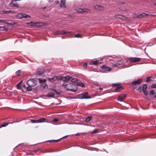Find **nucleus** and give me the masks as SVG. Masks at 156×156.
<instances>
[{
	"label": "nucleus",
	"mask_w": 156,
	"mask_h": 156,
	"mask_svg": "<svg viewBox=\"0 0 156 156\" xmlns=\"http://www.w3.org/2000/svg\"><path fill=\"white\" fill-rule=\"evenodd\" d=\"M27 84L28 86L26 87L25 85H23V87L26 88L25 90L29 91H31L32 89V87L35 86L37 84L36 81L34 79H31L27 81Z\"/></svg>",
	"instance_id": "obj_1"
},
{
	"label": "nucleus",
	"mask_w": 156,
	"mask_h": 156,
	"mask_svg": "<svg viewBox=\"0 0 156 156\" xmlns=\"http://www.w3.org/2000/svg\"><path fill=\"white\" fill-rule=\"evenodd\" d=\"M60 92H58L55 90L51 89L46 95V96L48 97H53L55 94H59Z\"/></svg>",
	"instance_id": "obj_2"
},
{
	"label": "nucleus",
	"mask_w": 156,
	"mask_h": 156,
	"mask_svg": "<svg viewBox=\"0 0 156 156\" xmlns=\"http://www.w3.org/2000/svg\"><path fill=\"white\" fill-rule=\"evenodd\" d=\"M72 86V84L71 83H69L67 84L66 83H64L62 84V86L66 88L67 90H70L71 91H75L77 89L73 88H70L69 87H68L69 86Z\"/></svg>",
	"instance_id": "obj_3"
},
{
	"label": "nucleus",
	"mask_w": 156,
	"mask_h": 156,
	"mask_svg": "<svg viewBox=\"0 0 156 156\" xmlns=\"http://www.w3.org/2000/svg\"><path fill=\"white\" fill-rule=\"evenodd\" d=\"M71 32L70 31H66L64 30H62L61 31L58 30L56 31L55 33V35H58V34H67L69 33H70Z\"/></svg>",
	"instance_id": "obj_4"
},
{
	"label": "nucleus",
	"mask_w": 156,
	"mask_h": 156,
	"mask_svg": "<svg viewBox=\"0 0 156 156\" xmlns=\"http://www.w3.org/2000/svg\"><path fill=\"white\" fill-rule=\"evenodd\" d=\"M126 94H122L118 96L117 100L119 101H122L126 98Z\"/></svg>",
	"instance_id": "obj_5"
},
{
	"label": "nucleus",
	"mask_w": 156,
	"mask_h": 156,
	"mask_svg": "<svg viewBox=\"0 0 156 156\" xmlns=\"http://www.w3.org/2000/svg\"><path fill=\"white\" fill-rule=\"evenodd\" d=\"M76 11L78 12H89L90 10L87 9L78 8L76 9Z\"/></svg>",
	"instance_id": "obj_6"
},
{
	"label": "nucleus",
	"mask_w": 156,
	"mask_h": 156,
	"mask_svg": "<svg viewBox=\"0 0 156 156\" xmlns=\"http://www.w3.org/2000/svg\"><path fill=\"white\" fill-rule=\"evenodd\" d=\"M28 24L32 26H35L38 27L41 26V23H34L33 22H31L28 23Z\"/></svg>",
	"instance_id": "obj_7"
},
{
	"label": "nucleus",
	"mask_w": 156,
	"mask_h": 156,
	"mask_svg": "<svg viewBox=\"0 0 156 156\" xmlns=\"http://www.w3.org/2000/svg\"><path fill=\"white\" fill-rule=\"evenodd\" d=\"M0 22L3 23L5 24H9V25H13L14 23L11 21H8L4 20H0Z\"/></svg>",
	"instance_id": "obj_8"
},
{
	"label": "nucleus",
	"mask_w": 156,
	"mask_h": 156,
	"mask_svg": "<svg viewBox=\"0 0 156 156\" xmlns=\"http://www.w3.org/2000/svg\"><path fill=\"white\" fill-rule=\"evenodd\" d=\"M45 119L43 118H41L37 120H32L31 121L32 123H40L42 122H44Z\"/></svg>",
	"instance_id": "obj_9"
},
{
	"label": "nucleus",
	"mask_w": 156,
	"mask_h": 156,
	"mask_svg": "<svg viewBox=\"0 0 156 156\" xmlns=\"http://www.w3.org/2000/svg\"><path fill=\"white\" fill-rule=\"evenodd\" d=\"M14 0L11 2L10 4V6L11 7H19V5L17 4Z\"/></svg>",
	"instance_id": "obj_10"
},
{
	"label": "nucleus",
	"mask_w": 156,
	"mask_h": 156,
	"mask_svg": "<svg viewBox=\"0 0 156 156\" xmlns=\"http://www.w3.org/2000/svg\"><path fill=\"white\" fill-rule=\"evenodd\" d=\"M113 67H115L117 66H119L120 67H123V62H118L115 63H113L112 64Z\"/></svg>",
	"instance_id": "obj_11"
},
{
	"label": "nucleus",
	"mask_w": 156,
	"mask_h": 156,
	"mask_svg": "<svg viewBox=\"0 0 156 156\" xmlns=\"http://www.w3.org/2000/svg\"><path fill=\"white\" fill-rule=\"evenodd\" d=\"M129 59L132 62H138L140 60V58H130Z\"/></svg>",
	"instance_id": "obj_12"
},
{
	"label": "nucleus",
	"mask_w": 156,
	"mask_h": 156,
	"mask_svg": "<svg viewBox=\"0 0 156 156\" xmlns=\"http://www.w3.org/2000/svg\"><path fill=\"white\" fill-rule=\"evenodd\" d=\"M88 93L86 92L82 93V95L83 96V97L81 98V99H89L90 98V96H87L88 95Z\"/></svg>",
	"instance_id": "obj_13"
},
{
	"label": "nucleus",
	"mask_w": 156,
	"mask_h": 156,
	"mask_svg": "<svg viewBox=\"0 0 156 156\" xmlns=\"http://www.w3.org/2000/svg\"><path fill=\"white\" fill-rule=\"evenodd\" d=\"M147 87L146 84L144 85L143 87L142 90L145 95H147V91L146 90Z\"/></svg>",
	"instance_id": "obj_14"
},
{
	"label": "nucleus",
	"mask_w": 156,
	"mask_h": 156,
	"mask_svg": "<svg viewBox=\"0 0 156 156\" xmlns=\"http://www.w3.org/2000/svg\"><path fill=\"white\" fill-rule=\"evenodd\" d=\"M66 1L65 0H61L60 2V7L61 8H65L66 7L65 5Z\"/></svg>",
	"instance_id": "obj_15"
},
{
	"label": "nucleus",
	"mask_w": 156,
	"mask_h": 156,
	"mask_svg": "<svg viewBox=\"0 0 156 156\" xmlns=\"http://www.w3.org/2000/svg\"><path fill=\"white\" fill-rule=\"evenodd\" d=\"M94 8L95 9L99 10H101L104 9L103 7L98 5L95 6Z\"/></svg>",
	"instance_id": "obj_16"
},
{
	"label": "nucleus",
	"mask_w": 156,
	"mask_h": 156,
	"mask_svg": "<svg viewBox=\"0 0 156 156\" xmlns=\"http://www.w3.org/2000/svg\"><path fill=\"white\" fill-rule=\"evenodd\" d=\"M142 81V80L141 79H139L133 81L132 83L134 84H139L141 83Z\"/></svg>",
	"instance_id": "obj_17"
},
{
	"label": "nucleus",
	"mask_w": 156,
	"mask_h": 156,
	"mask_svg": "<svg viewBox=\"0 0 156 156\" xmlns=\"http://www.w3.org/2000/svg\"><path fill=\"white\" fill-rule=\"evenodd\" d=\"M102 69L106 71H111V68L105 65H103L102 66Z\"/></svg>",
	"instance_id": "obj_18"
},
{
	"label": "nucleus",
	"mask_w": 156,
	"mask_h": 156,
	"mask_svg": "<svg viewBox=\"0 0 156 156\" xmlns=\"http://www.w3.org/2000/svg\"><path fill=\"white\" fill-rule=\"evenodd\" d=\"M71 77L69 76H66L63 77V81H68L70 80Z\"/></svg>",
	"instance_id": "obj_19"
},
{
	"label": "nucleus",
	"mask_w": 156,
	"mask_h": 156,
	"mask_svg": "<svg viewBox=\"0 0 156 156\" xmlns=\"http://www.w3.org/2000/svg\"><path fill=\"white\" fill-rule=\"evenodd\" d=\"M48 79L51 82H53L57 80V76H54L52 78H48Z\"/></svg>",
	"instance_id": "obj_20"
},
{
	"label": "nucleus",
	"mask_w": 156,
	"mask_h": 156,
	"mask_svg": "<svg viewBox=\"0 0 156 156\" xmlns=\"http://www.w3.org/2000/svg\"><path fill=\"white\" fill-rule=\"evenodd\" d=\"M99 64V62L98 60H96L95 61H92L90 62V65H97L98 64Z\"/></svg>",
	"instance_id": "obj_21"
},
{
	"label": "nucleus",
	"mask_w": 156,
	"mask_h": 156,
	"mask_svg": "<svg viewBox=\"0 0 156 156\" xmlns=\"http://www.w3.org/2000/svg\"><path fill=\"white\" fill-rule=\"evenodd\" d=\"M154 80V78L152 77H147V79L146 81L147 82H149L153 81Z\"/></svg>",
	"instance_id": "obj_22"
},
{
	"label": "nucleus",
	"mask_w": 156,
	"mask_h": 156,
	"mask_svg": "<svg viewBox=\"0 0 156 156\" xmlns=\"http://www.w3.org/2000/svg\"><path fill=\"white\" fill-rule=\"evenodd\" d=\"M148 15L147 14H146L145 13H143L142 14H141L140 15H139L137 16V17L139 18H140L142 17L146 16H148Z\"/></svg>",
	"instance_id": "obj_23"
},
{
	"label": "nucleus",
	"mask_w": 156,
	"mask_h": 156,
	"mask_svg": "<svg viewBox=\"0 0 156 156\" xmlns=\"http://www.w3.org/2000/svg\"><path fill=\"white\" fill-rule=\"evenodd\" d=\"M8 30V29L5 27V26L0 27V30L7 31Z\"/></svg>",
	"instance_id": "obj_24"
},
{
	"label": "nucleus",
	"mask_w": 156,
	"mask_h": 156,
	"mask_svg": "<svg viewBox=\"0 0 156 156\" xmlns=\"http://www.w3.org/2000/svg\"><path fill=\"white\" fill-rule=\"evenodd\" d=\"M77 85L78 86H81L82 87H84L85 86V84L83 83L80 82L77 83Z\"/></svg>",
	"instance_id": "obj_25"
},
{
	"label": "nucleus",
	"mask_w": 156,
	"mask_h": 156,
	"mask_svg": "<svg viewBox=\"0 0 156 156\" xmlns=\"http://www.w3.org/2000/svg\"><path fill=\"white\" fill-rule=\"evenodd\" d=\"M92 118V117L91 116H90L87 117L86 118V121L87 122H89L91 119Z\"/></svg>",
	"instance_id": "obj_26"
},
{
	"label": "nucleus",
	"mask_w": 156,
	"mask_h": 156,
	"mask_svg": "<svg viewBox=\"0 0 156 156\" xmlns=\"http://www.w3.org/2000/svg\"><path fill=\"white\" fill-rule=\"evenodd\" d=\"M17 17L19 19H22L23 18V14L19 13L17 16Z\"/></svg>",
	"instance_id": "obj_27"
},
{
	"label": "nucleus",
	"mask_w": 156,
	"mask_h": 156,
	"mask_svg": "<svg viewBox=\"0 0 156 156\" xmlns=\"http://www.w3.org/2000/svg\"><path fill=\"white\" fill-rule=\"evenodd\" d=\"M63 77L62 76H57V80H62L63 81Z\"/></svg>",
	"instance_id": "obj_28"
},
{
	"label": "nucleus",
	"mask_w": 156,
	"mask_h": 156,
	"mask_svg": "<svg viewBox=\"0 0 156 156\" xmlns=\"http://www.w3.org/2000/svg\"><path fill=\"white\" fill-rule=\"evenodd\" d=\"M78 80L77 79L73 78L71 80V82L73 83H77Z\"/></svg>",
	"instance_id": "obj_29"
},
{
	"label": "nucleus",
	"mask_w": 156,
	"mask_h": 156,
	"mask_svg": "<svg viewBox=\"0 0 156 156\" xmlns=\"http://www.w3.org/2000/svg\"><path fill=\"white\" fill-rule=\"evenodd\" d=\"M156 90L154 89L150 91V95H153L155 94Z\"/></svg>",
	"instance_id": "obj_30"
},
{
	"label": "nucleus",
	"mask_w": 156,
	"mask_h": 156,
	"mask_svg": "<svg viewBox=\"0 0 156 156\" xmlns=\"http://www.w3.org/2000/svg\"><path fill=\"white\" fill-rule=\"evenodd\" d=\"M22 82V81H21L20 82L17 83L16 85V87L18 89H20L21 88L20 84Z\"/></svg>",
	"instance_id": "obj_31"
},
{
	"label": "nucleus",
	"mask_w": 156,
	"mask_h": 156,
	"mask_svg": "<svg viewBox=\"0 0 156 156\" xmlns=\"http://www.w3.org/2000/svg\"><path fill=\"white\" fill-rule=\"evenodd\" d=\"M122 89V87H121L119 86L116 87L115 91H120Z\"/></svg>",
	"instance_id": "obj_32"
},
{
	"label": "nucleus",
	"mask_w": 156,
	"mask_h": 156,
	"mask_svg": "<svg viewBox=\"0 0 156 156\" xmlns=\"http://www.w3.org/2000/svg\"><path fill=\"white\" fill-rule=\"evenodd\" d=\"M23 18H27L28 17H30V16L27 14H23Z\"/></svg>",
	"instance_id": "obj_33"
},
{
	"label": "nucleus",
	"mask_w": 156,
	"mask_h": 156,
	"mask_svg": "<svg viewBox=\"0 0 156 156\" xmlns=\"http://www.w3.org/2000/svg\"><path fill=\"white\" fill-rule=\"evenodd\" d=\"M61 139V138L58 139V140H49V141L50 142H57L59 140H60Z\"/></svg>",
	"instance_id": "obj_34"
},
{
	"label": "nucleus",
	"mask_w": 156,
	"mask_h": 156,
	"mask_svg": "<svg viewBox=\"0 0 156 156\" xmlns=\"http://www.w3.org/2000/svg\"><path fill=\"white\" fill-rule=\"evenodd\" d=\"M115 17L116 18L122 19V16L119 15H115Z\"/></svg>",
	"instance_id": "obj_35"
},
{
	"label": "nucleus",
	"mask_w": 156,
	"mask_h": 156,
	"mask_svg": "<svg viewBox=\"0 0 156 156\" xmlns=\"http://www.w3.org/2000/svg\"><path fill=\"white\" fill-rule=\"evenodd\" d=\"M20 73H21L20 71V70H19L16 72V75L18 76H20Z\"/></svg>",
	"instance_id": "obj_36"
},
{
	"label": "nucleus",
	"mask_w": 156,
	"mask_h": 156,
	"mask_svg": "<svg viewBox=\"0 0 156 156\" xmlns=\"http://www.w3.org/2000/svg\"><path fill=\"white\" fill-rule=\"evenodd\" d=\"M9 123H6L5 124H3V125H2L0 126V128H1V127H5L6 126H7L8 125Z\"/></svg>",
	"instance_id": "obj_37"
},
{
	"label": "nucleus",
	"mask_w": 156,
	"mask_h": 156,
	"mask_svg": "<svg viewBox=\"0 0 156 156\" xmlns=\"http://www.w3.org/2000/svg\"><path fill=\"white\" fill-rule=\"evenodd\" d=\"M81 37L80 34H77L75 35V37Z\"/></svg>",
	"instance_id": "obj_38"
},
{
	"label": "nucleus",
	"mask_w": 156,
	"mask_h": 156,
	"mask_svg": "<svg viewBox=\"0 0 156 156\" xmlns=\"http://www.w3.org/2000/svg\"><path fill=\"white\" fill-rule=\"evenodd\" d=\"M2 13H8L9 12H11V11H10L9 10L6 11H2Z\"/></svg>",
	"instance_id": "obj_39"
},
{
	"label": "nucleus",
	"mask_w": 156,
	"mask_h": 156,
	"mask_svg": "<svg viewBox=\"0 0 156 156\" xmlns=\"http://www.w3.org/2000/svg\"><path fill=\"white\" fill-rule=\"evenodd\" d=\"M98 131V129H96L94 130L93 131L91 132V134H94L96 133Z\"/></svg>",
	"instance_id": "obj_40"
},
{
	"label": "nucleus",
	"mask_w": 156,
	"mask_h": 156,
	"mask_svg": "<svg viewBox=\"0 0 156 156\" xmlns=\"http://www.w3.org/2000/svg\"><path fill=\"white\" fill-rule=\"evenodd\" d=\"M39 82L40 83H42L43 82H44L45 81V80H41L40 79H39Z\"/></svg>",
	"instance_id": "obj_41"
},
{
	"label": "nucleus",
	"mask_w": 156,
	"mask_h": 156,
	"mask_svg": "<svg viewBox=\"0 0 156 156\" xmlns=\"http://www.w3.org/2000/svg\"><path fill=\"white\" fill-rule=\"evenodd\" d=\"M58 121V119H55L53 120V122H56Z\"/></svg>",
	"instance_id": "obj_42"
},
{
	"label": "nucleus",
	"mask_w": 156,
	"mask_h": 156,
	"mask_svg": "<svg viewBox=\"0 0 156 156\" xmlns=\"http://www.w3.org/2000/svg\"><path fill=\"white\" fill-rule=\"evenodd\" d=\"M137 16H138L136 14H134L133 15V17L134 18H138Z\"/></svg>",
	"instance_id": "obj_43"
},
{
	"label": "nucleus",
	"mask_w": 156,
	"mask_h": 156,
	"mask_svg": "<svg viewBox=\"0 0 156 156\" xmlns=\"http://www.w3.org/2000/svg\"><path fill=\"white\" fill-rule=\"evenodd\" d=\"M156 87V85H154V84L152 85V86H151L152 88H155Z\"/></svg>",
	"instance_id": "obj_44"
},
{
	"label": "nucleus",
	"mask_w": 156,
	"mask_h": 156,
	"mask_svg": "<svg viewBox=\"0 0 156 156\" xmlns=\"http://www.w3.org/2000/svg\"><path fill=\"white\" fill-rule=\"evenodd\" d=\"M87 64L86 63H85L83 65L84 67L86 69V68L87 67Z\"/></svg>",
	"instance_id": "obj_45"
},
{
	"label": "nucleus",
	"mask_w": 156,
	"mask_h": 156,
	"mask_svg": "<svg viewBox=\"0 0 156 156\" xmlns=\"http://www.w3.org/2000/svg\"><path fill=\"white\" fill-rule=\"evenodd\" d=\"M55 4H57L59 3V2L58 1H55Z\"/></svg>",
	"instance_id": "obj_46"
},
{
	"label": "nucleus",
	"mask_w": 156,
	"mask_h": 156,
	"mask_svg": "<svg viewBox=\"0 0 156 156\" xmlns=\"http://www.w3.org/2000/svg\"><path fill=\"white\" fill-rule=\"evenodd\" d=\"M46 7H46V6H44V7H42V9H43L44 10V9H45L46 8Z\"/></svg>",
	"instance_id": "obj_47"
},
{
	"label": "nucleus",
	"mask_w": 156,
	"mask_h": 156,
	"mask_svg": "<svg viewBox=\"0 0 156 156\" xmlns=\"http://www.w3.org/2000/svg\"><path fill=\"white\" fill-rule=\"evenodd\" d=\"M118 84H113V85L114 86H116V85H118Z\"/></svg>",
	"instance_id": "obj_48"
},
{
	"label": "nucleus",
	"mask_w": 156,
	"mask_h": 156,
	"mask_svg": "<svg viewBox=\"0 0 156 156\" xmlns=\"http://www.w3.org/2000/svg\"><path fill=\"white\" fill-rule=\"evenodd\" d=\"M54 0H51V1H48V2H52Z\"/></svg>",
	"instance_id": "obj_49"
},
{
	"label": "nucleus",
	"mask_w": 156,
	"mask_h": 156,
	"mask_svg": "<svg viewBox=\"0 0 156 156\" xmlns=\"http://www.w3.org/2000/svg\"><path fill=\"white\" fill-rule=\"evenodd\" d=\"M76 136H78L80 135V134L79 133H77L75 134Z\"/></svg>",
	"instance_id": "obj_50"
},
{
	"label": "nucleus",
	"mask_w": 156,
	"mask_h": 156,
	"mask_svg": "<svg viewBox=\"0 0 156 156\" xmlns=\"http://www.w3.org/2000/svg\"><path fill=\"white\" fill-rule=\"evenodd\" d=\"M68 87H69V88H73L72 87V86H68Z\"/></svg>",
	"instance_id": "obj_51"
},
{
	"label": "nucleus",
	"mask_w": 156,
	"mask_h": 156,
	"mask_svg": "<svg viewBox=\"0 0 156 156\" xmlns=\"http://www.w3.org/2000/svg\"><path fill=\"white\" fill-rule=\"evenodd\" d=\"M99 89L100 90H102V88H101V87H100V88H99Z\"/></svg>",
	"instance_id": "obj_52"
},
{
	"label": "nucleus",
	"mask_w": 156,
	"mask_h": 156,
	"mask_svg": "<svg viewBox=\"0 0 156 156\" xmlns=\"http://www.w3.org/2000/svg\"><path fill=\"white\" fill-rule=\"evenodd\" d=\"M42 73H44V70H42Z\"/></svg>",
	"instance_id": "obj_53"
},
{
	"label": "nucleus",
	"mask_w": 156,
	"mask_h": 156,
	"mask_svg": "<svg viewBox=\"0 0 156 156\" xmlns=\"http://www.w3.org/2000/svg\"><path fill=\"white\" fill-rule=\"evenodd\" d=\"M37 75H41V74H39V73H37Z\"/></svg>",
	"instance_id": "obj_54"
},
{
	"label": "nucleus",
	"mask_w": 156,
	"mask_h": 156,
	"mask_svg": "<svg viewBox=\"0 0 156 156\" xmlns=\"http://www.w3.org/2000/svg\"><path fill=\"white\" fill-rule=\"evenodd\" d=\"M87 134V133H82V134Z\"/></svg>",
	"instance_id": "obj_55"
},
{
	"label": "nucleus",
	"mask_w": 156,
	"mask_h": 156,
	"mask_svg": "<svg viewBox=\"0 0 156 156\" xmlns=\"http://www.w3.org/2000/svg\"><path fill=\"white\" fill-rule=\"evenodd\" d=\"M154 5H156V3L154 4Z\"/></svg>",
	"instance_id": "obj_56"
},
{
	"label": "nucleus",
	"mask_w": 156,
	"mask_h": 156,
	"mask_svg": "<svg viewBox=\"0 0 156 156\" xmlns=\"http://www.w3.org/2000/svg\"><path fill=\"white\" fill-rule=\"evenodd\" d=\"M11 13H14V12H12Z\"/></svg>",
	"instance_id": "obj_57"
},
{
	"label": "nucleus",
	"mask_w": 156,
	"mask_h": 156,
	"mask_svg": "<svg viewBox=\"0 0 156 156\" xmlns=\"http://www.w3.org/2000/svg\"><path fill=\"white\" fill-rule=\"evenodd\" d=\"M62 124V123H59V124Z\"/></svg>",
	"instance_id": "obj_58"
},
{
	"label": "nucleus",
	"mask_w": 156,
	"mask_h": 156,
	"mask_svg": "<svg viewBox=\"0 0 156 156\" xmlns=\"http://www.w3.org/2000/svg\"><path fill=\"white\" fill-rule=\"evenodd\" d=\"M67 136H64L63 137H66Z\"/></svg>",
	"instance_id": "obj_59"
}]
</instances>
